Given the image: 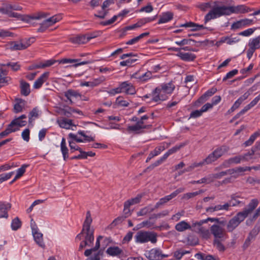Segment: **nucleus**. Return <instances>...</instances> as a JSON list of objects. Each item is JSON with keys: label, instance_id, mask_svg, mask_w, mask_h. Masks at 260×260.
<instances>
[{"label": "nucleus", "instance_id": "nucleus-22", "mask_svg": "<svg viewBox=\"0 0 260 260\" xmlns=\"http://www.w3.org/2000/svg\"><path fill=\"white\" fill-rule=\"evenodd\" d=\"M260 232V224L255 225L254 228L250 231L246 239L245 244H249L251 240H254Z\"/></svg>", "mask_w": 260, "mask_h": 260}, {"label": "nucleus", "instance_id": "nucleus-23", "mask_svg": "<svg viewBox=\"0 0 260 260\" xmlns=\"http://www.w3.org/2000/svg\"><path fill=\"white\" fill-rule=\"evenodd\" d=\"M64 95L72 103V99H77L78 98H81V94L77 91L74 89H70L64 92Z\"/></svg>", "mask_w": 260, "mask_h": 260}, {"label": "nucleus", "instance_id": "nucleus-13", "mask_svg": "<svg viewBox=\"0 0 260 260\" xmlns=\"http://www.w3.org/2000/svg\"><path fill=\"white\" fill-rule=\"evenodd\" d=\"M136 55L134 54L133 53H129L126 54H123L120 56V59H124L126 57H129L128 59L120 61L119 64L120 66L124 67H131L133 64L138 60V59L136 58Z\"/></svg>", "mask_w": 260, "mask_h": 260}, {"label": "nucleus", "instance_id": "nucleus-20", "mask_svg": "<svg viewBox=\"0 0 260 260\" xmlns=\"http://www.w3.org/2000/svg\"><path fill=\"white\" fill-rule=\"evenodd\" d=\"M106 253L112 256H120L123 253V250L118 246H110L108 247L106 251Z\"/></svg>", "mask_w": 260, "mask_h": 260}, {"label": "nucleus", "instance_id": "nucleus-35", "mask_svg": "<svg viewBox=\"0 0 260 260\" xmlns=\"http://www.w3.org/2000/svg\"><path fill=\"white\" fill-rule=\"evenodd\" d=\"M152 77V73L151 71H147L145 73L142 74V75L138 76L137 73H135L133 74L131 77L133 78L139 79L142 81H146L149 79H150Z\"/></svg>", "mask_w": 260, "mask_h": 260}, {"label": "nucleus", "instance_id": "nucleus-28", "mask_svg": "<svg viewBox=\"0 0 260 260\" xmlns=\"http://www.w3.org/2000/svg\"><path fill=\"white\" fill-rule=\"evenodd\" d=\"M70 41L74 44H85L88 42L86 35H78L70 39Z\"/></svg>", "mask_w": 260, "mask_h": 260}, {"label": "nucleus", "instance_id": "nucleus-31", "mask_svg": "<svg viewBox=\"0 0 260 260\" xmlns=\"http://www.w3.org/2000/svg\"><path fill=\"white\" fill-rule=\"evenodd\" d=\"M156 208L155 206L153 207L151 205H149L142 208L137 214L138 216H144L152 212Z\"/></svg>", "mask_w": 260, "mask_h": 260}, {"label": "nucleus", "instance_id": "nucleus-49", "mask_svg": "<svg viewBox=\"0 0 260 260\" xmlns=\"http://www.w3.org/2000/svg\"><path fill=\"white\" fill-rule=\"evenodd\" d=\"M21 222L18 217H15L12 221L11 227L13 231H17L21 226Z\"/></svg>", "mask_w": 260, "mask_h": 260}, {"label": "nucleus", "instance_id": "nucleus-1", "mask_svg": "<svg viewBox=\"0 0 260 260\" xmlns=\"http://www.w3.org/2000/svg\"><path fill=\"white\" fill-rule=\"evenodd\" d=\"M249 9L245 5H240L236 6H217L213 8L205 16V23L212 19L219 18L222 16H228L232 14H243L249 12Z\"/></svg>", "mask_w": 260, "mask_h": 260}, {"label": "nucleus", "instance_id": "nucleus-51", "mask_svg": "<svg viewBox=\"0 0 260 260\" xmlns=\"http://www.w3.org/2000/svg\"><path fill=\"white\" fill-rule=\"evenodd\" d=\"M115 102L118 107H128L129 105V102L124 100L122 96L117 97Z\"/></svg>", "mask_w": 260, "mask_h": 260}, {"label": "nucleus", "instance_id": "nucleus-3", "mask_svg": "<svg viewBox=\"0 0 260 260\" xmlns=\"http://www.w3.org/2000/svg\"><path fill=\"white\" fill-rule=\"evenodd\" d=\"M92 222L91 214L88 211L86 213V218L83 223L82 231L76 237V240H80L82 239V236L85 235V239L83 241L87 243L89 246L92 244L94 241V230L90 228Z\"/></svg>", "mask_w": 260, "mask_h": 260}, {"label": "nucleus", "instance_id": "nucleus-52", "mask_svg": "<svg viewBox=\"0 0 260 260\" xmlns=\"http://www.w3.org/2000/svg\"><path fill=\"white\" fill-rule=\"evenodd\" d=\"M187 144V142H186L181 143L179 144H177V145H175V146L173 147L172 148H171L168 151L169 152V153L170 154V155H171L173 153H176L178 151H179L181 148L184 147Z\"/></svg>", "mask_w": 260, "mask_h": 260}, {"label": "nucleus", "instance_id": "nucleus-12", "mask_svg": "<svg viewBox=\"0 0 260 260\" xmlns=\"http://www.w3.org/2000/svg\"><path fill=\"white\" fill-rule=\"evenodd\" d=\"M184 188L180 187L176 189L175 191L171 193L170 194L165 196L159 199V200L156 203L155 208L156 209L158 208L160 206L166 204L171 199L176 197L179 193L183 192Z\"/></svg>", "mask_w": 260, "mask_h": 260}, {"label": "nucleus", "instance_id": "nucleus-60", "mask_svg": "<svg viewBox=\"0 0 260 260\" xmlns=\"http://www.w3.org/2000/svg\"><path fill=\"white\" fill-rule=\"evenodd\" d=\"M77 134L83 137V139H82L84 140L83 142L93 141L94 140L92 137L86 135L84 131H79Z\"/></svg>", "mask_w": 260, "mask_h": 260}, {"label": "nucleus", "instance_id": "nucleus-58", "mask_svg": "<svg viewBox=\"0 0 260 260\" xmlns=\"http://www.w3.org/2000/svg\"><path fill=\"white\" fill-rule=\"evenodd\" d=\"M141 198L142 196L138 194L136 197L126 201L125 202L127 204L126 206H131L140 203Z\"/></svg>", "mask_w": 260, "mask_h": 260}, {"label": "nucleus", "instance_id": "nucleus-37", "mask_svg": "<svg viewBox=\"0 0 260 260\" xmlns=\"http://www.w3.org/2000/svg\"><path fill=\"white\" fill-rule=\"evenodd\" d=\"M240 40V39L238 37H222L221 41L223 43H226L228 45H231L238 43Z\"/></svg>", "mask_w": 260, "mask_h": 260}, {"label": "nucleus", "instance_id": "nucleus-15", "mask_svg": "<svg viewBox=\"0 0 260 260\" xmlns=\"http://www.w3.org/2000/svg\"><path fill=\"white\" fill-rule=\"evenodd\" d=\"M33 220H31V227L32 230V233L34 236L35 242L39 245V246L44 248L45 245L43 242V234L41 233L38 232V229H35L34 226L32 225V222Z\"/></svg>", "mask_w": 260, "mask_h": 260}, {"label": "nucleus", "instance_id": "nucleus-48", "mask_svg": "<svg viewBox=\"0 0 260 260\" xmlns=\"http://www.w3.org/2000/svg\"><path fill=\"white\" fill-rule=\"evenodd\" d=\"M217 159V157L213 151L210 153L205 159H204V162H205L206 165H207L212 164Z\"/></svg>", "mask_w": 260, "mask_h": 260}, {"label": "nucleus", "instance_id": "nucleus-54", "mask_svg": "<svg viewBox=\"0 0 260 260\" xmlns=\"http://www.w3.org/2000/svg\"><path fill=\"white\" fill-rule=\"evenodd\" d=\"M191 184H202V183H205V184H209L211 183V178L210 177L209 175L208 176L199 180L197 181H191L190 182Z\"/></svg>", "mask_w": 260, "mask_h": 260}, {"label": "nucleus", "instance_id": "nucleus-61", "mask_svg": "<svg viewBox=\"0 0 260 260\" xmlns=\"http://www.w3.org/2000/svg\"><path fill=\"white\" fill-rule=\"evenodd\" d=\"M154 224V223L151 221L149 219V220L143 221L142 222H141L140 225V228L142 227H146L147 228L152 229L153 228V225Z\"/></svg>", "mask_w": 260, "mask_h": 260}, {"label": "nucleus", "instance_id": "nucleus-45", "mask_svg": "<svg viewBox=\"0 0 260 260\" xmlns=\"http://www.w3.org/2000/svg\"><path fill=\"white\" fill-rule=\"evenodd\" d=\"M39 111L37 108H34L29 113L28 122L31 123L36 118L39 117Z\"/></svg>", "mask_w": 260, "mask_h": 260}, {"label": "nucleus", "instance_id": "nucleus-62", "mask_svg": "<svg viewBox=\"0 0 260 260\" xmlns=\"http://www.w3.org/2000/svg\"><path fill=\"white\" fill-rule=\"evenodd\" d=\"M107 92L109 93L110 95L111 96H114L116 94L122 93L120 84H119L118 87L111 89L107 91Z\"/></svg>", "mask_w": 260, "mask_h": 260}, {"label": "nucleus", "instance_id": "nucleus-36", "mask_svg": "<svg viewBox=\"0 0 260 260\" xmlns=\"http://www.w3.org/2000/svg\"><path fill=\"white\" fill-rule=\"evenodd\" d=\"M79 59H69V58H64L62 59L60 61V63H74L77 62V63L75 65L76 67L88 64L90 62L88 61H83L81 62H79Z\"/></svg>", "mask_w": 260, "mask_h": 260}, {"label": "nucleus", "instance_id": "nucleus-17", "mask_svg": "<svg viewBox=\"0 0 260 260\" xmlns=\"http://www.w3.org/2000/svg\"><path fill=\"white\" fill-rule=\"evenodd\" d=\"M11 205L5 202H0V218H8V211L11 209Z\"/></svg>", "mask_w": 260, "mask_h": 260}, {"label": "nucleus", "instance_id": "nucleus-53", "mask_svg": "<svg viewBox=\"0 0 260 260\" xmlns=\"http://www.w3.org/2000/svg\"><path fill=\"white\" fill-rule=\"evenodd\" d=\"M203 238L205 239H209L211 236V233L209 229L207 228L204 227L198 233Z\"/></svg>", "mask_w": 260, "mask_h": 260}, {"label": "nucleus", "instance_id": "nucleus-47", "mask_svg": "<svg viewBox=\"0 0 260 260\" xmlns=\"http://www.w3.org/2000/svg\"><path fill=\"white\" fill-rule=\"evenodd\" d=\"M244 160L242 155L236 156L233 157H231L225 161L224 164H228V165H231L233 164H239L242 160Z\"/></svg>", "mask_w": 260, "mask_h": 260}, {"label": "nucleus", "instance_id": "nucleus-56", "mask_svg": "<svg viewBox=\"0 0 260 260\" xmlns=\"http://www.w3.org/2000/svg\"><path fill=\"white\" fill-rule=\"evenodd\" d=\"M213 245L220 251L223 252L225 250L224 246L219 239H214L213 241Z\"/></svg>", "mask_w": 260, "mask_h": 260}, {"label": "nucleus", "instance_id": "nucleus-33", "mask_svg": "<svg viewBox=\"0 0 260 260\" xmlns=\"http://www.w3.org/2000/svg\"><path fill=\"white\" fill-rule=\"evenodd\" d=\"M103 238L102 236H99L96 240L95 245L93 248L87 249L84 252V255L86 256H89L92 252L97 251L100 246V240Z\"/></svg>", "mask_w": 260, "mask_h": 260}, {"label": "nucleus", "instance_id": "nucleus-8", "mask_svg": "<svg viewBox=\"0 0 260 260\" xmlns=\"http://www.w3.org/2000/svg\"><path fill=\"white\" fill-rule=\"evenodd\" d=\"M144 255L149 260H161L169 256L168 255L164 254L162 250L158 248H154L147 250Z\"/></svg>", "mask_w": 260, "mask_h": 260}, {"label": "nucleus", "instance_id": "nucleus-40", "mask_svg": "<svg viewBox=\"0 0 260 260\" xmlns=\"http://www.w3.org/2000/svg\"><path fill=\"white\" fill-rule=\"evenodd\" d=\"M166 149V147L164 143L160 144L157 146L153 151L150 152L151 156L153 157L160 154L162 151Z\"/></svg>", "mask_w": 260, "mask_h": 260}, {"label": "nucleus", "instance_id": "nucleus-30", "mask_svg": "<svg viewBox=\"0 0 260 260\" xmlns=\"http://www.w3.org/2000/svg\"><path fill=\"white\" fill-rule=\"evenodd\" d=\"M259 100L260 93L258 96L255 97L248 105H246L242 110L240 111V113H242L243 115L247 111L254 107Z\"/></svg>", "mask_w": 260, "mask_h": 260}, {"label": "nucleus", "instance_id": "nucleus-18", "mask_svg": "<svg viewBox=\"0 0 260 260\" xmlns=\"http://www.w3.org/2000/svg\"><path fill=\"white\" fill-rule=\"evenodd\" d=\"M250 170V168L248 167H238L236 169H229L228 171H232L231 174H228L230 175L233 181L236 178H238L241 175H242V173Z\"/></svg>", "mask_w": 260, "mask_h": 260}, {"label": "nucleus", "instance_id": "nucleus-25", "mask_svg": "<svg viewBox=\"0 0 260 260\" xmlns=\"http://www.w3.org/2000/svg\"><path fill=\"white\" fill-rule=\"evenodd\" d=\"M49 76L48 72L44 73L41 76L37 79L34 82L33 87L35 89L40 88L43 84L47 80Z\"/></svg>", "mask_w": 260, "mask_h": 260}, {"label": "nucleus", "instance_id": "nucleus-2", "mask_svg": "<svg viewBox=\"0 0 260 260\" xmlns=\"http://www.w3.org/2000/svg\"><path fill=\"white\" fill-rule=\"evenodd\" d=\"M258 204V201L257 199H252L246 208L242 211L238 213L229 221L226 225L228 232H233L254 210Z\"/></svg>", "mask_w": 260, "mask_h": 260}, {"label": "nucleus", "instance_id": "nucleus-11", "mask_svg": "<svg viewBox=\"0 0 260 260\" xmlns=\"http://www.w3.org/2000/svg\"><path fill=\"white\" fill-rule=\"evenodd\" d=\"M210 233L213 235L214 239H220L221 241H223L227 238L224 229L218 224H214L211 226Z\"/></svg>", "mask_w": 260, "mask_h": 260}, {"label": "nucleus", "instance_id": "nucleus-46", "mask_svg": "<svg viewBox=\"0 0 260 260\" xmlns=\"http://www.w3.org/2000/svg\"><path fill=\"white\" fill-rule=\"evenodd\" d=\"M248 46L254 50H256L260 48L259 41L257 37L250 39L248 42Z\"/></svg>", "mask_w": 260, "mask_h": 260}, {"label": "nucleus", "instance_id": "nucleus-9", "mask_svg": "<svg viewBox=\"0 0 260 260\" xmlns=\"http://www.w3.org/2000/svg\"><path fill=\"white\" fill-rule=\"evenodd\" d=\"M31 39H23L19 41L11 42L9 43V48L11 51L24 50L29 47L31 42Z\"/></svg>", "mask_w": 260, "mask_h": 260}, {"label": "nucleus", "instance_id": "nucleus-16", "mask_svg": "<svg viewBox=\"0 0 260 260\" xmlns=\"http://www.w3.org/2000/svg\"><path fill=\"white\" fill-rule=\"evenodd\" d=\"M57 123L61 128L67 129L71 128L72 126H76V125L73 123L72 120L65 117L58 118L57 120Z\"/></svg>", "mask_w": 260, "mask_h": 260}, {"label": "nucleus", "instance_id": "nucleus-29", "mask_svg": "<svg viewBox=\"0 0 260 260\" xmlns=\"http://www.w3.org/2000/svg\"><path fill=\"white\" fill-rule=\"evenodd\" d=\"M20 89L21 94L24 96H27L30 92L29 83L23 80L20 81Z\"/></svg>", "mask_w": 260, "mask_h": 260}, {"label": "nucleus", "instance_id": "nucleus-19", "mask_svg": "<svg viewBox=\"0 0 260 260\" xmlns=\"http://www.w3.org/2000/svg\"><path fill=\"white\" fill-rule=\"evenodd\" d=\"M7 70L0 68V88L8 84L11 81V78L7 76Z\"/></svg>", "mask_w": 260, "mask_h": 260}, {"label": "nucleus", "instance_id": "nucleus-38", "mask_svg": "<svg viewBox=\"0 0 260 260\" xmlns=\"http://www.w3.org/2000/svg\"><path fill=\"white\" fill-rule=\"evenodd\" d=\"M231 171H228V170H227L226 171H222L218 173L209 174L211 182H213L214 180L216 179H220L223 176L228 175V174H231Z\"/></svg>", "mask_w": 260, "mask_h": 260}, {"label": "nucleus", "instance_id": "nucleus-44", "mask_svg": "<svg viewBox=\"0 0 260 260\" xmlns=\"http://www.w3.org/2000/svg\"><path fill=\"white\" fill-rule=\"evenodd\" d=\"M191 42H196V41L194 40H192V39H184L181 41H175V43L178 46H183L185 45H190ZM196 43L199 44L198 45H197V46H199L202 43V42L201 41L196 42Z\"/></svg>", "mask_w": 260, "mask_h": 260}, {"label": "nucleus", "instance_id": "nucleus-6", "mask_svg": "<svg viewBox=\"0 0 260 260\" xmlns=\"http://www.w3.org/2000/svg\"><path fill=\"white\" fill-rule=\"evenodd\" d=\"M135 242L138 243H144L150 241L155 243L157 241L156 234L151 232H138L135 236Z\"/></svg>", "mask_w": 260, "mask_h": 260}, {"label": "nucleus", "instance_id": "nucleus-43", "mask_svg": "<svg viewBox=\"0 0 260 260\" xmlns=\"http://www.w3.org/2000/svg\"><path fill=\"white\" fill-rule=\"evenodd\" d=\"M260 136V133L258 132H256L254 133L252 135H251L249 138V139L245 141L243 145L245 147H247L251 145L255 139Z\"/></svg>", "mask_w": 260, "mask_h": 260}, {"label": "nucleus", "instance_id": "nucleus-26", "mask_svg": "<svg viewBox=\"0 0 260 260\" xmlns=\"http://www.w3.org/2000/svg\"><path fill=\"white\" fill-rule=\"evenodd\" d=\"M175 230L179 232H183L187 230H191V225L186 221L182 220L175 225Z\"/></svg>", "mask_w": 260, "mask_h": 260}, {"label": "nucleus", "instance_id": "nucleus-64", "mask_svg": "<svg viewBox=\"0 0 260 260\" xmlns=\"http://www.w3.org/2000/svg\"><path fill=\"white\" fill-rule=\"evenodd\" d=\"M14 172H11L6 174H2L0 175V181L2 183L3 182L6 181L10 179L12 176L14 174Z\"/></svg>", "mask_w": 260, "mask_h": 260}, {"label": "nucleus", "instance_id": "nucleus-42", "mask_svg": "<svg viewBox=\"0 0 260 260\" xmlns=\"http://www.w3.org/2000/svg\"><path fill=\"white\" fill-rule=\"evenodd\" d=\"M213 4H215V2L213 3L212 2H208L207 3H204L200 4L199 7L202 11H206L208 10L211 9V10L209 11L210 12L213 8L218 6L217 5L213 6Z\"/></svg>", "mask_w": 260, "mask_h": 260}, {"label": "nucleus", "instance_id": "nucleus-34", "mask_svg": "<svg viewBox=\"0 0 260 260\" xmlns=\"http://www.w3.org/2000/svg\"><path fill=\"white\" fill-rule=\"evenodd\" d=\"M180 26L186 27H192L193 30H199L204 28H207V27H205L203 25L197 24L191 22L182 24L180 25Z\"/></svg>", "mask_w": 260, "mask_h": 260}, {"label": "nucleus", "instance_id": "nucleus-55", "mask_svg": "<svg viewBox=\"0 0 260 260\" xmlns=\"http://www.w3.org/2000/svg\"><path fill=\"white\" fill-rule=\"evenodd\" d=\"M0 66L1 67H3V66L11 67L12 70L14 71H18L20 68V64H18V62H8L7 63L1 64Z\"/></svg>", "mask_w": 260, "mask_h": 260}, {"label": "nucleus", "instance_id": "nucleus-41", "mask_svg": "<svg viewBox=\"0 0 260 260\" xmlns=\"http://www.w3.org/2000/svg\"><path fill=\"white\" fill-rule=\"evenodd\" d=\"M190 251L188 250H184L182 249H179L173 253V256L177 260H180L183 255L186 254L190 253Z\"/></svg>", "mask_w": 260, "mask_h": 260}, {"label": "nucleus", "instance_id": "nucleus-14", "mask_svg": "<svg viewBox=\"0 0 260 260\" xmlns=\"http://www.w3.org/2000/svg\"><path fill=\"white\" fill-rule=\"evenodd\" d=\"M121 92L126 94H134L136 90L133 85L128 81H124L120 83Z\"/></svg>", "mask_w": 260, "mask_h": 260}, {"label": "nucleus", "instance_id": "nucleus-50", "mask_svg": "<svg viewBox=\"0 0 260 260\" xmlns=\"http://www.w3.org/2000/svg\"><path fill=\"white\" fill-rule=\"evenodd\" d=\"M206 223L205 220L204 219L201 220L199 221H197L195 222H193L192 224L191 227H192L194 229V231L198 233L200 231H201L204 226H203V224Z\"/></svg>", "mask_w": 260, "mask_h": 260}, {"label": "nucleus", "instance_id": "nucleus-21", "mask_svg": "<svg viewBox=\"0 0 260 260\" xmlns=\"http://www.w3.org/2000/svg\"><path fill=\"white\" fill-rule=\"evenodd\" d=\"M173 16L174 14L170 11H167L162 13L159 16L160 18L157 22V24H160L167 23L173 19Z\"/></svg>", "mask_w": 260, "mask_h": 260}, {"label": "nucleus", "instance_id": "nucleus-5", "mask_svg": "<svg viewBox=\"0 0 260 260\" xmlns=\"http://www.w3.org/2000/svg\"><path fill=\"white\" fill-rule=\"evenodd\" d=\"M233 200H235V195L232 194L231 196V200L223 204H218L214 206H210L206 209V211L207 213H212L214 212L220 211H229L231 210V207L238 206L240 203V201H236L235 203H233Z\"/></svg>", "mask_w": 260, "mask_h": 260}, {"label": "nucleus", "instance_id": "nucleus-63", "mask_svg": "<svg viewBox=\"0 0 260 260\" xmlns=\"http://www.w3.org/2000/svg\"><path fill=\"white\" fill-rule=\"evenodd\" d=\"M255 30V28H248L246 29L243 31H241L239 33V35L240 36H244V37H248L251 35Z\"/></svg>", "mask_w": 260, "mask_h": 260}, {"label": "nucleus", "instance_id": "nucleus-10", "mask_svg": "<svg viewBox=\"0 0 260 260\" xmlns=\"http://www.w3.org/2000/svg\"><path fill=\"white\" fill-rule=\"evenodd\" d=\"M168 50L177 52L176 56L184 61H192L196 58V55L190 52H184L181 51V49H177L176 47H170L168 48Z\"/></svg>", "mask_w": 260, "mask_h": 260}, {"label": "nucleus", "instance_id": "nucleus-24", "mask_svg": "<svg viewBox=\"0 0 260 260\" xmlns=\"http://www.w3.org/2000/svg\"><path fill=\"white\" fill-rule=\"evenodd\" d=\"M147 128L146 125H142L141 122H138L135 125H129L127 126V130L129 132H134L136 134H139L141 132V130Z\"/></svg>", "mask_w": 260, "mask_h": 260}, {"label": "nucleus", "instance_id": "nucleus-7", "mask_svg": "<svg viewBox=\"0 0 260 260\" xmlns=\"http://www.w3.org/2000/svg\"><path fill=\"white\" fill-rule=\"evenodd\" d=\"M62 19L61 15H55L43 21L41 24L37 31L40 32H44L49 27L52 26L55 23L59 22Z\"/></svg>", "mask_w": 260, "mask_h": 260}, {"label": "nucleus", "instance_id": "nucleus-32", "mask_svg": "<svg viewBox=\"0 0 260 260\" xmlns=\"http://www.w3.org/2000/svg\"><path fill=\"white\" fill-rule=\"evenodd\" d=\"M60 149L64 160H66L69 157V150L66 146V142L64 138H62L60 143Z\"/></svg>", "mask_w": 260, "mask_h": 260}, {"label": "nucleus", "instance_id": "nucleus-27", "mask_svg": "<svg viewBox=\"0 0 260 260\" xmlns=\"http://www.w3.org/2000/svg\"><path fill=\"white\" fill-rule=\"evenodd\" d=\"M229 149L230 148L228 146L226 145H222L215 149L213 151V152L215 153L216 157L218 159L223 156L224 154L227 153Z\"/></svg>", "mask_w": 260, "mask_h": 260}, {"label": "nucleus", "instance_id": "nucleus-57", "mask_svg": "<svg viewBox=\"0 0 260 260\" xmlns=\"http://www.w3.org/2000/svg\"><path fill=\"white\" fill-rule=\"evenodd\" d=\"M15 121L16 120H12L7 126V128L10 131V133L15 132L19 129V127L16 124Z\"/></svg>", "mask_w": 260, "mask_h": 260}, {"label": "nucleus", "instance_id": "nucleus-4", "mask_svg": "<svg viewBox=\"0 0 260 260\" xmlns=\"http://www.w3.org/2000/svg\"><path fill=\"white\" fill-rule=\"evenodd\" d=\"M175 88L173 81L164 83L152 91V100L155 102L166 100Z\"/></svg>", "mask_w": 260, "mask_h": 260}, {"label": "nucleus", "instance_id": "nucleus-59", "mask_svg": "<svg viewBox=\"0 0 260 260\" xmlns=\"http://www.w3.org/2000/svg\"><path fill=\"white\" fill-rule=\"evenodd\" d=\"M27 167L28 165H23L20 168L17 169V170L16 171L15 179H19V178H20L25 173L26 168Z\"/></svg>", "mask_w": 260, "mask_h": 260}, {"label": "nucleus", "instance_id": "nucleus-39", "mask_svg": "<svg viewBox=\"0 0 260 260\" xmlns=\"http://www.w3.org/2000/svg\"><path fill=\"white\" fill-rule=\"evenodd\" d=\"M24 106V101L22 100H18L14 105V112L19 113L22 111Z\"/></svg>", "mask_w": 260, "mask_h": 260}]
</instances>
